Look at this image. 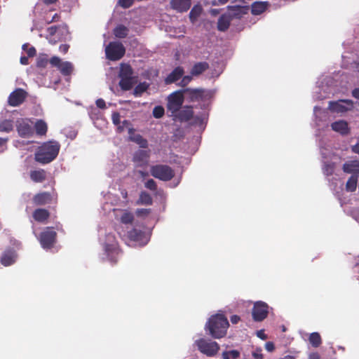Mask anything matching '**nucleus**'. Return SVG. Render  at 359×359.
I'll return each mask as SVG.
<instances>
[{"label": "nucleus", "mask_w": 359, "mask_h": 359, "mask_svg": "<svg viewBox=\"0 0 359 359\" xmlns=\"http://www.w3.org/2000/svg\"><path fill=\"white\" fill-rule=\"evenodd\" d=\"M229 323L226 317L220 313L212 316L205 325V330L214 339L226 336Z\"/></svg>", "instance_id": "obj_1"}, {"label": "nucleus", "mask_w": 359, "mask_h": 359, "mask_svg": "<svg viewBox=\"0 0 359 359\" xmlns=\"http://www.w3.org/2000/svg\"><path fill=\"white\" fill-rule=\"evenodd\" d=\"M60 149V144L57 141L44 142L35 154V159L42 164L48 163L57 156Z\"/></svg>", "instance_id": "obj_2"}, {"label": "nucleus", "mask_w": 359, "mask_h": 359, "mask_svg": "<svg viewBox=\"0 0 359 359\" xmlns=\"http://www.w3.org/2000/svg\"><path fill=\"white\" fill-rule=\"evenodd\" d=\"M150 173L154 177L163 182L170 181L175 175L174 170L165 164H156L151 166Z\"/></svg>", "instance_id": "obj_3"}, {"label": "nucleus", "mask_w": 359, "mask_h": 359, "mask_svg": "<svg viewBox=\"0 0 359 359\" xmlns=\"http://www.w3.org/2000/svg\"><path fill=\"white\" fill-rule=\"evenodd\" d=\"M198 350L208 357L215 356L219 351V345L217 342L201 338L195 341Z\"/></svg>", "instance_id": "obj_4"}, {"label": "nucleus", "mask_w": 359, "mask_h": 359, "mask_svg": "<svg viewBox=\"0 0 359 359\" xmlns=\"http://www.w3.org/2000/svg\"><path fill=\"white\" fill-rule=\"evenodd\" d=\"M184 101V96L182 90H177L168 96L167 110L171 113V116L175 115L182 107Z\"/></svg>", "instance_id": "obj_5"}, {"label": "nucleus", "mask_w": 359, "mask_h": 359, "mask_svg": "<svg viewBox=\"0 0 359 359\" xmlns=\"http://www.w3.org/2000/svg\"><path fill=\"white\" fill-rule=\"evenodd\" d=\"M106 57L111 61H116L121 59L125 53L126 48L119 41H111L105 48Z\"/></svg>", "instance_id": "obj_6"}, {"label": "nucleus", "mask_w": 359, "mask_h": 359, "mask_svg": "<svg viewBox=\"0 0 359 359\" xmlns=\"http://www.w3.org/2000/svg\"><path fill=\"white\" fill-rule=\"evenodd\" d=\"M57 233L53 227H46L41 233L39 241L43 248H51L56 241Z\"/></svg>", "instance_id": "obj_7"}, {"label": "nucleus", "mask_w": 359, "mask_h": 359, "mask_svg": "<svg viewBox=\"0 0 359 359\" xmlns=\"http://www.w3.org/2000/svg\"><path fill=\"white\" fill-rule=\"evenodd\" d=\"M183 94H185L189 102L205 101L209 97V93L203 88H187L182 90Z\"/></svg>", "instance_id": "obj_8"}, {"label": "nucleus", "mask_w": 359, "mask_h": 359, "mask_svg": "<svg viewBox=\"0 0 359 359\" xmlns=\"http://www.w3.org/2000/svg\"><path fill=\"white\" fill-rule=\"evenodd\" d=\"M269 314V306L266 303L258 301L254 304L252 316V318L256 322H261L264 320Z\"/></svg>", "instance_id": "obj_9"}, {"label": "nucleus", "mask_w": 359, "mask_h": 359, "mask_svg": "<svg viewBox=\"0 0 359 359\" xmlns=\"http://www.w3.org/2000/svg\"><path fill=\"white\" fill-rule=\"evenodd\" d=\"M57 202V196L48 191L36 194L32 198V203L35 206H43Z\"/></svg>", "instance_id": "obj_10"}, {"label": "nucleus", "mask_w": 359, "mask_h": 359, "mask_svg": "<svg viewBox=\"0 0 359 359\" xmlns=\"http://www.w3.org/2000/svg\"><path fill=\"white\" fill-rule=\"evenodd\" d=\"M353 108V102L351 100H339L329 102V109L333 112L343 113Z\"/></svg>", "instance_id": "obj_11"}, {"label": "nucleus", "mask_w": 359, "mask_h": 359, "mask_svg": "<svg viewBox=\"0 0 359 359\" xmlns=\"http://www.w3.org/2000/svg\"><path fill=\"white\" fill-rule=\"evenodd\" d=\"M27 97V92L22 88H17L13 91L8 99L10 106L17 107L21 104Z\"/></svg>", "instance_id": "obj_12"}, {"label": "nucleus", "mask_w": 359, "mask_h": 359, "mask_svg": "<svg viewBox=\"0 0 359 359\" xmlns=\"http://www.w3.org/2000/svg\"><path fill=\"white\" fill-rule=\"evenodd\" d=\"M123 236H126L130 241L139 243L141 245L147 243L144 232L136 228L128 231L126 235H123Z\"/></svg>", "instance_id": "obj_13"}, {"label": "nucleus", "mask_w": 359, "mask_h": 359, "mask_svg": "<svg viewBox=\"0 0 359 359\" xmlns=\"http://www.w3.org/2000/svg\"><path fill=\"white\" fill-rule=\"evenodd\" d=\"M175 119L181 122H187L190 121L194 116L193 107L185 105L182 107L180 109L175 115H172Z\"/></svg>", "instance_id": "obj_14"}, {"label": "nucleus", "mask_w": 359, "mask_h": 359, "mask_svg": "<svg viewBox=\"0 0 359 359\" xmlns=\"http://www.w3.org/2000/svg\"><path fill=\"white\" fill-rule=\"evenodd\" d=\"M104 250L107 256L112 264H115L118 262V257L120 254V249L116 243L105 244Z\"/></svg>", "instance_id": "obj_15"}, {"label": "nucleus", "mask_w": 359, "mask_h": 359, "mask_svg": "<svg viewBox=\"0 0 359 359\" xmlns=\"http://www.w3.org/2000/svg\"><path fill=\"white\" fill-rule=\"evenodd\" d=\"M17 258V254L15 250L9 248L6 250L1 257V264L5 266H8L15 263Z\"/></svg>", "instance_id": "obj_16"}, {"label": "nucleus", "mask_w": 359, "mask_h": 359, "mask_svg": "<svg viewBox=\"0 0 359 359\" xmlns=\"http://www.w3.org/2000/svg\"><path fill=\"white\" fill-rule=\"evenodd\" d=\"M191 6V0H171L170 6L179 13L187 11Z\"/></svg>", "instance_id": "obj_17"}, {"label": "nucleus", "mask_w": 359, "mask_h": 359, "mask_svg": "<svg viewBox=\"0 0 359 359\" xmlns=\"http://www.w3.org/2000/svg\"><path fill=\"white\" fill-rule=\"evenodd\" d=\"M17 130L21 137H29L33 134L32 126L26 121L21 120L18 121Z\"/></svg>", "instance_id": "obj_18"}, {"label": "nucleus", "mask_w": 359, "mask_h": 359, "mask_svg": "<svg viewBox=\"0 0 359 359\" xmlns=\"http://www.w3.org/2000/svg\"><path fill=\"white\" fill-rule=\"evenodd\" d=\"M249 8L248 6H229L228 11L229 15L231 16L232 19L233 18H241L245 14L248 13Z\"/></svg>", "instance_id": "obj_19"}, {"label": "nucleus", "mask_w": 359, "mask_h": 359, "mask_svg": "<svg viewBox=\"0 0 359 359\" xmlns=\"http://www.w3.org/2000/svg\"><path fill=\"white\" fill-rule=\"evenodd\" d=\"M50 212L44 208H36L32 212L33 219L39 223H46L50 217Z\"/></svg>", "instance_id": "obj_20"}, {"label": "nucleus", "mask_w": 359, "mask_h": 359, "mask_svg": "<svg viewBox=\"0 0 359 359\" xmlns=\"http://www.w3.org/2000/svg\"><path fill=\"white\" fill-rule=\"evenodd\" d=\"M184 69L182 67H175L165 79L166 84H170L178 81L184 74Z\"/></svg>", "instance_id": "obj_21"}, {"label": "nucleus", "mask_w": 359, "mask_h": 359, "mask_svg": "<svg viewBox=\"0 0 359 359\" xmlns=\"http://www.w3.org/2000/svg\"><path fill=\"white\" fill-rule=\"evenodd\" d=\"M209 67L210 65L207 62H198L194 65L190 71V74L191 76H198L208 70Z\"/></svg>", "instance_id": "obj_22"}, {"label": "nucleus", "mask_w": 359, "mask_h": 359, "mask_svg": "<svg viewBox=\"0 0 359 359\" xmlns=\"http://www.w3.org/2000/svg\"><path fill=\"white\" fill-rule=\"evenodd\" d=\"M232 20L233 19L229 14H222L217 21V29L220 32L226 31L229 29Z\"/></svg>", "instance_id": "obj_23"}, {"label": "nucleus", "mask_w": 359, "mask_h": 359, "mask_svg": "<svg viewBox=\"0 0 359 359\" xmlns=\"http://www.w3.org/2000/svg\"><path fill=\"white\" fill-rule=\"evenodd\" d=\"M331 128L333 130L343 135H347L349 133L348 123L345 121H335L331 124Z\"/></svg>", "instance_id": "obj_24"}, {"label": "nucleus", "mask_w": 359, "mask_h": 359, "mask_svg": "<svg viewBox=\"0 0 359 359\" xmlns=\"http://www.w3.org/2000/svg\"><path fill=\"white\" fill-rule=\"evenodd\" d=\"M149 156V151L138 150L135 152L133 160L135 163L142 164L148 161Z\"/></svg>", "instance_id": "obj_25"}, {"label": "nucleus", "mask_w": 359, "mask_h": 359, "mask_svg": "<svg viewBox=\"0 0 359 359\" xmlns=\"http://www.w3.org/2000/svg\"><path fill=\"white\" fill-rule=\"evenodd\" d=\"M267 6V2L255 1L251 6V13L255 15H260L266 10Z\"/></svg>", "instance_id": "obj_26"}, {"label": "nucleus", "mask_w": 359, "mask_h": 359, "mask_svg": "<svg viewBox=\"0 0 359 359\" xmlns=\"http://www.w3.org/2000/svg\"><path fill=\"white\" fill-rule=\"evenodd\" d=\"M344 172L352 173L359 172V161L354 160L346 162L342 168Z\"/></svg>", "instance_id": "obj_27"}, {"label": "nucleus", "mask_w": 359, "mask_h": 359, "mask_svg": "<svg viewBox=\"0 0 359 359\" xmlns=\"http://www.w3.org/2000/svg\"><path fill=\"white\" fill-rule=\"evenodd\" d=\"M137 205H151L153 204V198L151 195L147 191H141L139 198L136 201Z\"/></svg>", "instance_id": "obj_28"}, {"label": "nucleus", "mask_w": 359, "mask_h": 359, "mask_svg": "<svg viewBox=\"0 0 359 359\" xmlns=\"http://www.w3.org/2000/svg\"><path fill=\"white\" fill-rule=\"evenodd\" d=\"M30 178L34 182H42L46 179V172L43 169L30 172Z\"/></svg>", "instance_id": "obj_29"}, {"label": "nucleus", "mask_w": 359, "mask_h": 359, "mask_svg": "<svg viewBox=\"0 0 359 359\" xmlns=\"http://www.w3.org/2000/svg\"><path fill=\"white\" fill-rule=\"evenodd\" d=\"M120 78V81H119V83H118V85L120 86V88H121V90H130L134 83H135V81H134V77H119Z\"/></svg>", "instance_id": "obj_30"}, {"label": "nucleus", "mask_w": 359, "mask_h": 359, "mask_svg": "<svg viewBox=\"0 0 359 359\" xmlns=\"http://www.w3.org/2000/svg\"><path fill=\"white\" fill-rule=\"evenodd\" d=\"M133 70L130 65L121 64L118 73L119 77H133Z\"/></svg>", "instance_id": "obj_31"}, {"label": "nucleus", "mask_w": 359, "mask_h": 359, "mask_svg": "<svg viewBox=\"0 0 359 359\" xmlns=\"http://www.w3.org/2000/svg\"><path fill=\"white\" fill-rule=\"evenodd\" d=\"M129 32V29L125 25H119L114 29V34L116 38L123 39L126 38Z\"/></svg>", "instance_id": "obj_32"}, {"label": "nucleus", "mask_w": 359, "mask_h": 359, "mask_svg": "<svg viewBox=\"0 0 359 359\" xmlns=\"http://www.w3.org/2000/svg\"><path fill=\"white\" fill-rule=\"evenodd\" d=\"M34 128L37 135H44L47 133L48 126L44 121L38 120L34 125Z\"/></svg>", "instance_id": "obj_33"}, {"label": "nucleus", "mask_w": 359, "mask_h": 359, "mask_svg": "<svg viewBox=\"0 0 359 359\" xmlns=\"http://www.w3.org/2000/svg\"><path fill=\"white\" fill-rule=\"evenodd\" d=\"M202 11H203V8H202L201 6L198 5V4L195 5L191 8L189 16L190 21L192 23H194L197 20L198 18L201 14Z\"/></svg>", "instance_id": "obj_34"}, {"label": "nucleus", "mask_w": 359, "mask_h": 359, "mask_svg": "<svg viewBox=\"0 0 359 359\" xmlns=\"http://www.w3.org/2000/svg\"><path fill=\"white\" fill-rule=\"evenodd\" d=\"M149 87V84L147 82H141L137 84L133 90V95L135 97H140L143 93L146 92Z\"/></svg>", "instance_id": "obj_35"}, {"label": "nucleus", "mask_w": 359, "mask_h": 359, "mask_svg": "<svg viewBox=\"0 0 359 359\" xmlns=\"http://www.w3.org/2000/svg\"><path fill=\"white\" fill-rule=\"evenodd\" d=\"M309 340L310 344L313 346L314 348L319 347L322 344V339L318 332H312L310 334Z\"/></svg>", "instance_id": "obj_36"}, {"label": "nucleus", "mask_w": 359, "mask_h": 359, "mask_svg": "<svg viewBox=\"0 0 359 359\" xmlns=\"http://www.w3.org/2000/svg\"><path fill=\"white\" fill-rule=\"evenodd\" d=\"M73 69V65L70 62H63L59 68L60 73L64 76H69Z\"/></svg>", "instance_id": "obj_37"}, {"label": "nucleus", "mask_w": 359, "mask_h": 359, "mask_svg": "<svg viewBox=\"0 0 359 359\" xmlns=\"http://www.w3.org/2000/svg\"><path fill=\"white\" fill-rule=\"evenodd\" d=\"M358 176L352 175L349 177L346 184V190L349 192L355 191L357 188Z\"/></svg>", "instance_id": "obj_38"}, {"label": "nucleus", "mask_w": 359, "mask_h": 359, "mask_svg": "<svg viewBox=\"0 0 359 359\" xmlns=\"http://www.w3.org/2000/svg\"><path fill=\"white\" fill-rule=\"evenodd\" d=\"M120 221L124 224H131L134 221V215L132 212L126 210L121 215Z\"/></svg>", "instance_id": "obj_39"}, {"label": "nucleus", "mask_w": 359, "mask_h": 359, "mask_svg": "<svg viewBox=\"0 0 359 359\" xmlns=\"http://www.w3.org/2000/svg\"><path fill=\"white\" fill-rule=\"evenodd\" d=\"M240 352L237 350L224 351L222 355V359H238L240 357Z\"/></svg>", "instance_id": "obj_40"}, {"label": "nucleus", "mask_w": 359, "mask_h": 359, "mask_svg": "<svg viewBox=\"0 0 359 359\" xmlns=\"http://www.w3.org/2000/svg\"><path fill=\"white\" fill-rule=\"evenodd\" d=\"M133 140L141 148L146 149L149 146L148 141L140 134L135 135Z\"/></svg>", "instance_id": "obj_41"}, {"label": "nucleus", "mask_w": 359, "mask_h": 359, "mask_svg": "<svg viewBox=\"0 0 359 359\" xmlns=\"http://www.w3.org/2000/svg\"><path fill=\"white\" fill-rule=\"evenodd\" d=\"M13 128V121L11 120H4L0 123V131L1 132L8 133L11 131Z\"/></svg>", "instance_id": "obj_42"}, {"label": "nucleus", "mask_w": 359, "mask_h": 359, "mask_svg": "<svg viewBox=\"0 0 359 359\" xmlns=\"http://www.w3.org/2000/svg\"><path fill=\"white\" fill-rule=\"evenodd\" d=\"M165 114L164 108L162 106H156L152 111V114L156 118H161Z\"/></svg>", "instance_id": "obj_43"}, {"label": "nucleus", "mask_w": 359, "mask_h": 359, "mask_svg": "<svg viewBox=\"0 0 359 359\" xmlns=\"http://www.w3.org/2000/svg\"><path fill=\"white\" fill-rule=\"evenodd\" d=\"M48 62L46 55L40 56L36 60V66L40 68H44L47 66Z\"/></svg>", "instance_id": "obj_44"}, {"label": "nucleus", "mask_w": 359, "mask_h": 359, "mask_svg": "<svg viewBox=\"0 0 359 359\" xmlns=\"http://www.w3.org/2000/svg\"><path fill=\"white\" fill-rule=\"evenodd\" d=\"M144 187L152 191H156L157 190V184L153 179L148 180L144 183Z\"/></svg>", "instance_id": "obj_45"}, {"label": "nucleus", "mask_w": 359, "mask_h": 359, "mask_svg": "<svg viewBox=\"0 0 359 359\" xmlns=\"http://www.w3.org/2000/svg\"><path fill=\"white\" fill-rule=\"evenodd\" d=\"M136 215L140 217H146L151 213L150 208H138L136 210Z\"/></svg>", "instance_id": "obj_46"}, {"label": "nucleus", "mask_w": 359, "mask_h": 359, "mask_svg": "<svg viewBox=\"0 0 359 359\" xmlns=\"http://www.w3.org/2000/svg\"><path fill=\"white\" fill-rule=\"evenodd\" d=\"M49 62H50V63L51 64L52 66L56 67L58 69L60 68V67L61 66L62 63L63 62L61 61L60 58L57 57V56L52 57Z\"/></svg>", "instance_id": "obj_47"}, {"label": "nucleus", "mask_w": 359, "mask_h": 359, "mask_svg": "<svg viewBox=\"0 0 359 359\" xmlns=\"http://www.w3.org/2000/svg\"><path fill=\"white\" fill-rule=\"evenodd\" d=\"M135 0H118L119 5L123 8H130L134 3Z\"/></svg>", "instance_id": "obj_48"}, {"label": "nucleus", "mask_w": 359, "mask_h": 359, "mask_svg": "<svg viewBox=\"0 0 359 359\" xmlns=\"http://www.w3.org/2000/svg\"><path fill=\"white\" fill-rule=\"evenodd\" d=\"M112 122L115 126L119 125L121 123V116L118 112H114L111 116Z\"/></svg>", "instance_id": "obj_49"}, {"label": "nucleus", "mask_w": 359, "mask_h": 359, "mask_svg": "<svg viewBox=\"0 0 359 359\" xmlns=\"http://www.w3.org/2000/svg\"><path fill=\"white\" fill-rule=\"evenodd\" d=\"M192 76L191 74L190 76H184L182 77V79L180 81V86H182V87H184L186 86L187 85H188L192 80Z\"/></svg>", "instance_id": "obj_50"}, {"label": "nucleus", "mask_w": 359, "mask_h": 359, "mask_svg": "<svg viewBox=\"0 0 359 359\" xmlns=\"http://www.w3.org/2000/svg\"><path fill=\"white\" fill-rule=\"evenodd\" d=\"M252 356L255 359H263L264 355L262 353V348H258L254 352H252Z\"/></svg>", "instance_id": "obj_51"}, {"label": "nucleus", "mask_w": 359, "mask_h": 359, "mask_svg": "<svg viewBox=\"0 0 359 359\" xmlns=\"http://www.w3.org/2000/svg\"><path fill=\"white\" fill-rule=\"evenodd\" d=\"M96 106L100 109H105L106 108V103L105 101L102 99L99 98L95 102Z\"/></svg>", "instance_id": "obj_52"}, {"label": "nucleus", "mask_w": 359, "mask_h": 359, "mask_svg": "<svg viewBox=\"0 0 359 359\" xmlns=\"http://www.w3.org/2000/svg\"><path fill=\"white\" fill-rule=\"evenodd\" d=\"M265 348H266V350L267 351H269V352H272V351H274V349H275V346H274V344H273V342H271V341H268V342H266V344H265Z\"/></svg>", "instance_id": "obj_53"}, {"label": "nucleus", "mask_w": 359, "mask_h": 359, "mask_svg": "<svg viewBox=\"0 0 359 359\" xmlns=\"http://www.w3.org/2000/svg\"><path fill=\"white\" fill-rule=\"evenodd\" d=\"M69 45L68 44H61L59 47V50L65 54L68 52L69 50Z\"/></svg>", "instance_id": "obj_54"}, {"label": "nucleus", "mask_w": 359, "mask_h": 359, "mask_svg": "<svg viewBox=\"0 0 359 359\" xmlns=\"http://www.w3.org/2000/svg\"><path fill=\"white\" fill-rule=\"evenodd\" d=\"M27 53L29 57H34L36 53V50L34 47L32 46L27 48Z\"/></svg>", "instance_id": "obj_55"}, {"label": "nucleus", "mask_w": 359, "mask_h": 359, "mask_svg": "<svg viewBox=\"0 0 359 359\" xmlns=\"http://www.w3.org/2000/svg\"><path fill=\"white\" fill-rule=\"evenodd\" d=\"M257 336L263 340H265L267 339V336H266V334H265L264 331L263 330H258L257 332Z\"/></svg>", "instance_id": "obj_56"}, {"label": "nucleus", "mask_w": 359, "mask_h": 359, "mask_svg": "<svg viewBox=\"0 0 359 359\" xmlns=\"http://www.w3.org/2000/svg\"><path fill=\"white\" fill-rule=\"evenodd\" d=\"M57 29V26H51L47 29V31L50 35L53 36L56 33Z\"/></svg>", "instance_id": "obj_57"}, {"label": "nucleus", "mask_w": 359, "mask_h": 359, "mask_svg": "<svg viewBox=\"0 0 359 359\" xmlns=\"http://www.w3.org/2000/svg\"><path fill=\"white\" fill-rule=\"evenodd\" d=\"M309 359H320V355L317 352H312L309 355Z\"/></svg>", "instance_id": "obj_58"}, {"label": "nucleus", "mask_w": 359, "mask_h": 359, "mask_svg": "<svg viewBox=\"0 0 359 359\" xmlns=\"http://www.w3.org/2000/svg\"><path fill=\"white\" fill-rule=\"evenodd\" d=\"M241 320V318L240 316H237V315H233L231 317V322L233 323V324H237Z\"/></svg>", "instance_id": "obj_59"}, {"label": "nucleus", "mask_w": 359, "mask_h": 359, "mask_svg": "<svg viewBox=\"0 0 359 359\" xmlns=\"http://www.w3.org/2000/svg\"><path fill=\"white\" fill-rule=\"evenodd\" d=\"M352 95L356 98V99H358L359 100V88H355L354 90H353L352 91Z\"/></svg>", "instance_id": "obj_60"}, {"label": "nucleus", "mask_w": 359, "mask_h": 359, "mask_svg": "<svg viewBox=\"0 0 359 359\" xmlns=\"http://www.w3.org/2000/svg\"><path fill=\"white\" fill-rule=\"evenodd\" d=\"M353 152L359 154V142L352 147Z\"/></svg>", "instance_id": "obj_61"}, {"label": "nucleus", "mask_w": 359, "mask_h": 359, "mask_svg": "<svg viewBox=\"0 0 359 359\" xmlns=\"http://www.w3.org/2000/svg\"><path fill=\"white\" fill-rule=\"evenodd\" d=\"M20 63L24 65H28V58L25 56L21 57Z\"/></svg>", "instance_id": "obj_62"}, {"label": "nucleus", "mask_w": 359, "mask_h": 359, "mask_svg": "<svg viewBox=\"0 0 359 359\" xmlns=\"http://www.w3.org/2000/svg\"><path fill=\"white\" fill-rule=\"evenodd\" d=\"M59 19H60V15H59L58 14L55 13V14L53 16L52 19L49 21V22L58 21V20H59Z\"/></svg>", "instance_id": "obj_63"}, {"label": "nucleus", "mask_w": 359, "mask_h": 359, "mask_svg": "<svg viewBox=\"0 0 359 359\" xmlns=\"http://www.w3.org/2000/svg\"><path fill=\"white\" fill-rule=\"evenodd\" d=\"M57 1V0H43V3L46 5L53 4Z\"/></svg>", "instance_id": "obj_64"}]
</instances>
